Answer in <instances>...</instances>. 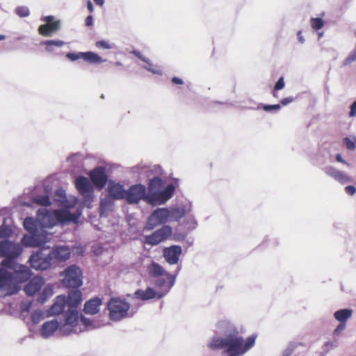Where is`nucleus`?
<instances>
[{
  "label": "nucleus",
  "mask_w": 356,
  "mask_h": 356,
  "mask_svg": "<svg viewBox=\"0 0 356 356\" xmlns=\"http://www.w3.org/2000/svg\"><path fill=\"white\" fill-rule=\"evenodd\" d=\"M90 176L93 184L97 187L102 188L105 186L107 181V176L104 168H96L90 172Z\"/></svg>",
  "instance_id": "aec40b11"
},
{
  "label": "nucleus",
  "mask_w": 356,
  "mask_h": 356,
  "mask_svg": "<svg viewBox=\"0 0 356 356\" xmlns=\"http://www.w3.org/2000/svg\"><path fill=\"white\" fill-rule=\"evenodd\" d=\"M102 300L99 298H92L85 303L84 312L88 314H95L99 311Z\"/></svg>",
  "instance_id": "c85d7f7f"
},
{
  "label": "nucleus",
  "mask_w": 356,
  "mask_h": 356,
  "mask_svg": "<svg viewBox=\"0 0 356 356\" xmlns=\"http://www.w3.org/2000/svg\"><path fill=\"white\" fill-rule=\"evenodd\" d=\"M107 191L111 197L115 200L124 199L126 190L123 186L113 181H109L107 186Z\"/></svg>",
  "instance_id": "4be33fe9"
},
{
  "label": "nucleus",
  "mask_w": 356,
  "mask_h": 356,
  "mask_svg": "<svg viewBox=\"0 0 356 356\" xmlns=\"http://www.w3.org/2000/svg\"><path fill=\"white\" fill-rule=\"evenodd\" d=\"M53 263L55 261H65L70 258V250L68 246H56L51 250L49 249Z\"/></svg>",
  "instance_id": "6ab92c4d"
},
{
  "label": "nucleus",
  "mask_w": 356,
  "mask_h": 356,
  "mask_svg": "<svg viewBox=\"0 0 356 356\" xmlns=\"http://www.w3.org/2000/svg\"><path fill=\"white\" fill-rule=\"evenodd\" d=\"M40 20L46 22V24L40 25L38 28V33L43 36L50 37L60 28V21H54L53 15L42 17Z\"/></svg>",
  "instance_id": "dca6fc26"
},
{
  "label": "nucleus",
  "mask_w": 356,
  "mask_h": 356,
  "mask_svg": "<svg viewBox=\"0 0 356 356\" xmlns=\"http://www.w3.org/2000/svg\"><path fill=\"white\" fill-rule=\"evenodd\" d=\"M63 275L62 282L66 287L76 289L83 283L81 270L76 265L68 266L63 273Z\"/></svg>",
  "instance_id": "9b49d317"
},
{
  "label": "nucleus",
  "mask_w": 356,
  "mask_h": 356,
  "mask_svg": "<svg viewBox=\"0 0 356 356\" xmlns=\"http://www.w3.org/2000/svg\"><path fill=\"white\" fill-rule=\"evenodd\" d=\"M81 322L85 326L86 330H92L98 328L101 326L99 323L94 321L90 318H88L83 316H81Z\"/></svg>",
  "instance_id": "f704fd0d"
},
{
  "label": "nucleus",
  "mask_w": 356,
  "mask_h": 356,
  "mask_svg": "<svg viewBox=\"0 0 356 356\" xmlns=\"http://www.w3.org/2000/svg\"><path fill=\"white\" fill-rule=\"evenodd\" d=\"M111 320L119 321L129 316L130 305L124 300L113 298L107 305Z\"/></svg>",
  "instance_id": "1a4fd4ad"
},
{
  "label": "nucleus",
  "mask_w": 356,
  "mask_h": 356,
  "mask_svg": "<svg viewBox=\"0 0 356 356\" xmlns=\"http://www.w3.org/2000/svg\"><path fill=\"white\" fill-rule=\"evenodd\" d=\"M147 270L149 275L154 279L163 275L168 276V272L160 264L153 261L147 265Z\"/></svg>",
  "instance_id": "a878e982"
},
{
  "label": "nucleus",
  "mask_w": 356,
  "mask_h": 356,
  "mask_svg": "<svg viewBox=\"0 0 356 356\" xmlns=\"http://www.w3.org/2000/svg\"><path fill=\"white\" fill-rule=\"evenodd\" d=\"M79 312L76 308H68L64 315V323L60 325L59 332L63 335L79 333L83 330L78 327Z\"/></svg>",
  "instance_id": "6e6552de"
},
{
  "label": "nucleus",
  "mask_w": 356,
  "mask_h": 356,
  "mask_svg": "<svg viewBox=\"0 0 356 356\" xmlns=\"http://www.w3.org/2000/svg\"><path fill=\"white\" fill-rule=\"evenodd\" d=\"M284 87V81L283 77H280L275 85V90H279Z\"/></svg>",
  "instance_id": "3c124183"
},
{
  "label": "nucleus",
  "mask_w": 356,
  "mask_h": 356,
  "mask_svg": "<svg viewBox=\"0 0 356 356\" xmlns=\"http://www.w3.org/2000/svg\"><path fill=\"white\" fill-rule=\"evenodd\" d=\"M172 235V228L170 225H163L152 234L145 237V243L151 245H156L168 239Z\"/></svg>",
  "instance_id": "ddd939ff"
},
{
  "label": "nucleus",
  "mask_w": 356,
  "mask_h": 356,
  "mask_svg": "<svg viewBox=\"0 0 356 356\" xmlns=\"http://www.w3.org/2000/svg\"><path fill=\"white\" fill-rule=\"evenodd\" d=\"M336 159L338 162L346 163L345 161L342 159L341 156L340 154H337L336 156Z\"/></svg>",
  "instance_id": "69168bd1"
},
{
  "label": "nucleus",
  "mask_w": 356,
  "mask_h": 356,
  "mask_svg": "<svg viewBox=\"0 0 356 356\" xmlns=\"http://www.w3.org/2000/svg\"><path fill=\"white\" fill-rule=\"evenodd\" d=\"M356 115V100L351 104L349 116L353 118Z\"/></svg>",
  "instance_id": "5fc2aeb1"
},
{
  "label": "nucleus",
  "mask_w": 356,
  "mask_h": 356,
  "mask_svg": "<svg viewBox=\"0 0 356 356\" xmlns=\"http://www.w3.org/2000/svg\"><path fill=\"white\" fill-rule=\"evenodd\" d=\"M324 346L328 348H334L337 346V344L332 341H327Z\"/></svg>",
  "instance_id": "052dcab7"
},
{
  "label": "nucleus",
  "mask_w": 356,
  "mask_h": 356,
  "mask_svg": "<svg viewBox=\"0 0 356 356\" xmlns=\"http://www.w3.org/2000/svg\"><path fill=\"white\" fill-rule=\"evenodd\" d=\"M85 24L86 26H92L93 24V17L92 15H88L86 20H85Z\"/></svg>",
  "instance_id": "4d7b16f0"
},
{
  "label": "nucleus",
  "mask_w": 356,
  "mask_h": 356,
  "mask_svg": "<svg viewBox=\"0 0 356 356\" xmlns=\"http://www.w3.org/2000/svg\"><path fill=\"white\" fill-rule=\"evenodd\" d=\"M80 215V211L75 213L65 209L49 211L44 208L38 209L37 212L38 222L43 229L53 227L58 223L76 222Z\"/></svg>",
  "instance_id": "7ed1b4c3"
},
{
  "label": "nucleus",
  "mask_w": 356,
  "mask_h": 356,
  "mask_svg": "<svg viewBox=\"0 0 356 356\" xmlns=\"http://www.w3.org/2000/svg\"><path fill=\"white\" fill-rule=\"evenodd\" d=\"M17 293V286L12 282L10 270L6 266L0 267V297Z\"/></svg>",
  "instance_id": "f8f14e48"
},
{
  "label": "nucleus",
  "mask_w": 356,
  "mask_h": 356,
  "mask_svg": "<svg viewBox=\"0 0 356 356\" xmlns=\"http://www.w3.org/2000/svg\"><path fill=\"white\" fill-rule=\"evenodd\" d=\"M33 202L37 204L44 207L49 206L51 204V201L47 194L44 195H38L33 197Z\"/></svg>",
  "instance_id": "c9c22d12"
},
{
  "label": "nucleus",
  "mask_w": 356,
  "mask_h": 356,
  "mask_svg": "<svg viewBox=\"0 0 356 356\" xmlns=\"http://www.w3.org/2000/svg\"><path fill=\"white\" fill-rule=\"evenodd\" d=\"M95 45L99 49H110L112 48V46L105 40L97 41Z\"/></svg>",
  "instance_id": "49530a36"
},
{
  "label": "nucleus",
  "mask_w": 356,
  "mask_h": 356,
  "mask_svg": "<svg viewBox=\"0 0 356 356\" xmlns=\"http://www.w3.org/2000/svg\"><path fill=\"white\" fill-rule=\"evenodd\" d=\"M353 310L350 309H342L334 313V318L339 323H345L352 316Z\"/></svg>",
  "instance_id": "c756f323"
},
{
  "label": "nucleus",
  "mask_w": 356,
  "mask_h": 356,
  "mask_svg": "<svg viewBox=\"0 0 356 356\" xmlns=\"http://www.w3.org/2000/svg\"><path fill=\"white\" fill-rule=\"evenodd\" d=\"M82 54H83V52H79V53L70 52L66 54V57L72 61H75L80 58L82 59V56H81Z\"/></svg>",
  "instance_id": "a18cd8bd"
},
{
  "label": "nucleus",
  "mask_w": 356,
  "mask_h": 356,
  "mask_svg": "<svg viewBox=\"0 0 356 356\" xmlns=\"http://www.w3.org/2000/svg\"><path fill=\"white\" fill-rule=\"evenodd\" d=\"M54 201L58 203V205L63 207L65 210L73 207L74 202L67 200L65 191L63 188H58L54 193Z\"/></svg>",
  "instance_id": "b1692460"
},
{
  "label": "nucleus",
  "mask_w": 356,
  "mask_h": 356,
  "mask_svg": "<svg viewBox=\"0 0 356 356\" xmlns=\"http://www.w3.org/2000/svg\"><path fill=\"white\" fill-rule=\"evenodd\" d=\"M44 318V313L41 310H35L31 314V321L33 324L38 323Z\"/></svg>",
  "instance_id": "4c0bfd02"
},
{
  "label": "nucleus",
  "mask_w": 356,
  "mask_h": 356,
  "mask_svg": "<svg viewBox=\"0 0 356 356\" xmlns=\"http://www.w3.org/2000/svg\"><path fill=\"white\" fill-rule=\"evenodd\" d=\"M113 198L110 196L106 197L101 200L99 212L101 216H106V213L110 211L113 207Z\"/></svg>",
  "instance_id": "7c9ffc66"
},
{
  "label": "nucleus",
  "mask_w": 356,
  "mask_h": 356,
  "mask_svg": "<svg viewBox=\"0 0 356 356\" xmlns=\"http://www.w3.org/2000/svg\"><path fill=\"white\" fill-rule=\"evenodd\" d=\"M136 298L142 300H149L153 298L160 299L159 293L153 288L148 287L145 290L138 289L134 293Z\"/></svg>",
  "instance_id": "393cba45"
},
{
  "label": "nucleus",
  "mask_w": 356,
  "mask_h": 356,
  "mask_svg": "<svg viewBox=\"0 0 356 356\" xmlns=\"http://www.w3.org/2000/svg\"><path fill=\"white\" fill-rule=\"evenodd\" d=\"M44 284V280L42 277H34L24 286V291L27 296H32L40 290Z\"/></svg>",
  "instance_id": "412c9836"
},
{
  "label": "nucleus",
  "mask_w": 356,
  "mask_h": 356,
  "mask_svg": "<svg viewBox=\"0 0 356 356\" xmlns=\"http://www.w3.org/2000/svg\"><path fill=\"white\" fill-rule=\"evenodd\" d=\"M1 265L10 270L12 282L17 285V292L21 288V284L28 281L32 275L31 270L28 266L19 264L17 261H1Z\"/></svg>",
  "instance_id": "423d86ee"
},
{
  "label": "nucleus",
  "mask_w": 356,
  "mask_h": 356,
  "mask_svg": "<svg viewBox=\"0 0 356 356\" xmlns=\"http://www.w3.org/2000/svg\"><path fill=\"white\" fill-rule=\"evenodd\" d=\"M75 185L79 193L86 200H90L92 197L93 187L90 180L81 176L76 179Z\"/></svg>",
  "instance_id": "f3484780"
},
{
  "label": "nucleus",
  "mask_w": 356,
  "mask_h": 356,
  "mask_svg": "<svg viewBox=\"0 0 356 356\" xmlns=\"http://www.w3.org/2000/svg\"><path fill=\"white\" fill-rule=\"evenodd\" d=\"M146 188L142 184L131 186L125 193L124 200L129 204H137L141 200L146 202Z\"/></svg>",
  "instance_id": "2eb2a0df"
},
{
  "label": "nucleus",
  "mask_w": 356,
  "mask_h": 356,
  "mask_svg": "<svg viewBox=\"0 0 356 356\" xmlns=\"http://www.w3.org/2000/svg\"><path fill=\"white\" fill-rule=\"evenodd\" d=\"M81 302V293L79 290L71 291L66 299V305L68 308L73 309L74 307L77 309L78 306Z\"/></svg>",
  "instance_id": "cd10ccee"
},
{
  "label": "nucleus",
  "mask_w": 356,
  "mask_h": 356,
  "mask_svg": "<svg viewBox=\"0 0 356 356\" xmlns=\"http://www.w3.org/2000/svg\"><path fill=\"white\" fill-rule=\"evenodd\" d=\"M192 210L193 205L191 202H188L181 207L170 209L158 208L148 217L144 229L150 231L159 225H165L166 222H177Z\"/></svg>",
  "instance_id": "f03ea898"
},
{
  "label": "nucleus",
  "mask_w": 356,
  "mask_h": 356,
  "mask_svg": "<svg viewBox=\"0 0 356 356\" xmlns=\"http://www.w3.org/2000/svg\"><path fill=\"white\" fill-rule=\"evenodd\" d=\"M293 101V98L291 97H286V98L283 99L281 101V103H282V105L286 106L288 104L292 102Z\"/></svg>",
  "instance_id": "bf43d9fd"
},
{
  "label": "nucleus",
  "mask_w": 356,
  "mask_h": 356,
  "mask_svg": "<svg viewBox=\"0 0 356 356\" xmlns=\"http://www.w3.org/2000/svg\"><path fill=\"white\" fill-rule=\"evenodd\" d=\"M54 293L53 288L51 286H47L42 290L41 294L38 298L40 303H44Z\"/></svg>",
  "instance_id": "473e14b6"
},
{
  "label": "nucleus",
  "mask_w": 356,
  "mask_h": 356,
  "mask_svg": "<svg viewBox=\"0 0 356 356\" xmlns=\"http://www.w3.org/2000/svg\"><path fill=\"white\" fill-rule=\"evenodd\" d=\"M216 332L224 337H213L208 346L212 350L224 349L228 356H242L254 346L256 340V336L252 335L245 341L235 325L227 319L218 321Z\"/></svg>",
  "instance_id": "f257e3e1"
},
{
  "label": "nucleus",
  "mask_w": 356,
  "mask_h": 356,
  "mask_svg": "<svg viewBox=\"0 0 356 356\" xmlns=\"http://www.w3.org/2000/svg\"><path fill=\"white\" fill-rule=\"evenodd\" d=\"M164 182L159 177L149 179L146 202L151 205L163 204L172 197L175 187L172 184L163 188Z\"/></svg>",
  "instance_id": "20e7f679"
},
{
  "label": "nucleus",
  "mask_w": 356,
  "mask_h": 356,
  "mask_svg": "<svg viewBox=\"0 0 356 356\" xmlns=\"http://www.w3.org/2000/svg\"><path fill=\"white\" fill-rule=\"evenodd\" d=\"M291 353H292V350L288 348L284 350L282 356H289L291 354Z\"/></svg>",
  "instance_id": "0e129e2a"
},
{
  "label": "nucleus",
  "mask_w": 356,
  "mask_h": 356,
  "mask_svg": "<svg viewBox=\"0 0 356 356\" xmlns=\"http://www.w3.org/2000/svg\"><path fill=\"white\" fill-rule=\"evenodd\" d=\"M346 323H340L338 326L334 329L333 334L334 335H339L342 331L345 330Z\"/></svg>",
  "instance_id": "09e8293b"
},
{
  "label": "nucleus",
  "mask_w": 356,
  "mask_h": 356,
  "mask_svg": "<svg viewBox=\"0 0 356 356\" xmlns=\"http://www.w3.org/2000/svg\"><path fill=\"white\" fill-rule=\"evenodd\" d=\"M177 273L175 275H172L168 272V276L163 275L154 280V284L160 297L163 298L169 293L175 284Z\"/></svg>",
  "instance_id": "4468645a"
},
{
  "label": "nucleus",
  "mask_w": 356,
  "mask_h": 356,
  "mask_svg": "<svg viewBox=\"0 0 356 356\" xmlns=\"http://www.w3.org/2000/svg\"><path fill=\"white\" fill-rule=\"evenodd\" d=\"M17 15L21 17H25L29 15V10L26 6H18L15 9Z\"/></svg>",
  "instance_id": "79ce46f5"
},
{
  "label": "nucleus",
  "mask_w": 356,
  "mask_h": 356,
  "mask_svg": "<svg viewBox=\"0 0 356 356\" xmlns=\"http://www.w3.org/2000/svg\"><path fill=\"white\" fill-rule=\"evenodd\" d=\"M87 8L90 12H93L94 8L92 2L90 0L87 2Z\"/></svg>",
  "instance_id": "e2e57ef3"
},
{
  "label": "nucleus",
  "mask_w": 356,
  "mask_h": 356,
  "mask_svg": "<svg viewBox=\"0 0 356 356\" xmlns=\"http://www.w3.org/2000/svg\"><path fill=\"white\" fill-rule=\"evenodd\" d=\"M60 325L57 320H51L44 323L40 330L41 336L44 339L52 337L55 332L59 330Z\"/></svg>",
  "instance_id": "5701e85b"
},
{
  "label": "nucleus",
  "mask_w": 356,
  "mask_h": 356,
  "mask_svg": "<svg viewBox=\"0 0 356 356\" xmlns=\"http://www.w3.org/2000/svg\"><path fill=\"white\" fill-rule=\"evenodd\" d=\"M24 229L30 233V235H24L22 238V243L25 247H40L49 241V234L45 229L40 228L36 220L33 218L27 217L24 219Z\"/></svg>",
  "instance_id": "39448f33"
},
{
  "label": "nucleus",
  "mask_w": 356,
  "mask_h": 356,
  "mask_svg": "<svg viewBox=\"0 0 356 356\" xmlns=\"http://www.w3.org/2000/svg\"><path fill=\"white\" fill-rule=\"evenodd\" d=\"M172 81L175 83V84H182L183 83V81L178 78V77H173L172 79Z\"/></svg>",
  "instance_id": "680f3d73"
},
{
  "label": "nucleus",
  "mask_w": 356,
  "mask_h": 356,
  "mask_svg": "<svg viewBox=\"0 0 356 356\" xmlns=\"http://www.w3.org/2000/svg\"><path fill=\"white\" fill-rule=\"evenodd\" d=\"M133 53L136 56H137L138 58H140L141 60H143L145 63H149V59L147 58L146 57L143 56L140 52L134 51Z\"/></svg>",
  "instance_id": "6e6d98bb"
},
{
  "label": "nucleus",
  "mask_w": 356,
  "mask_h": 356,
  "mask_svg": "<svg viewBox=\"0 0 356 356\" xmlns=\"http://www.w3.org/2000/svg\"><path fill=\"white\" fill-rule=\"evenodd\" d=\"M181 252L182 249L181 246L173 245L163 249V256L168 264L175 265L178 263Z\"/></svg>",
  "instance_id": "a211bd4d"
},
{
  "label": "nucleus",
  "mask_w": 356,
  "mask_h": 356,
  "mask_svg": "<svg viewBox=\"0 0 356 356\" xmlns=\"http://www.w3.org/2000/svg\"><path fill=\"white\" fill-rule=\"evenodd\" d=\"M96 4L99 6H103L104 3V0H93Z\"/></svg>",
  "instance_id": "338daca9"
},
{
  "label": "nucleus",
  "mask_w": 356,
  "mask_h": 356,
  "mask_svg": "<svg viewBox=\"0 0 356 356\" xmlns=\"http://www.w3.org/2000/svg\"><path fill=\"white\" fill-rule=\"evenodd\" d=\"M42 44L46 45V50L47 51L52 52L54 50V47H61L62 46L64 45L65 42L63 41L59 40H46V41L43 42Z\"/></svg>",
  "instance_id": "72a5a7b5"
},
{
  "label": "nucleus",
  "mask_w": 356,
  "mask_h": 356,
  "mask_svg": "<svg viewBox=\"0 0 356 356\" xmlns=\"http://www.w3.org/2000/svg\"><path fill=\"white\" fill-rule=\"evenodd\" d=\"M66 305V298L65 296H57L54 305L50 307L49 314L51 316L61 314Z\"/></svg>",
  "instance_id": "bb28decb"
},
{
  "label": "nucleus",
  "mask_w": 356,
  "mask_h": 356,
  "mask_svg": "<svg viewBox=\"0 0 356 356\" xmlns=\"http://www.w3.org/2000/svg\"><path fill=\"white\" fill-rule=\"evenodd\" d=\"M343 143L348 149L354 150L356 148V136H353L352 139L346 137L343 139Z\"/></svg>",
  "instance_id": "58836bf2"
},
{
  "label": "nucleus",
  "mask_w": 356,
  "mask_h": 356,
  "mask_svg": "<svg viewBox=\"0 0 356 356\" xmlns=\"http://www.w3.org/2000/svg\"><path fill=\"white\" fill-rule=\"evenodd\" d=\"M347 194L353 195L356 193V188L353 186H348L345 188Z\"/></svg>",
  "instance_id": "864d4df0"
},
{
  "label": "nucleus",
  "mask_w": 356,
  "mask_h": 356,
  "mask_svg": "<svg viewBox=\"0 0 356 356\" xmlns=\"http://www.w3.org/2000/svg\"><path fill=\"white\" fill-rule=\"evenodd\" d=\"M280 108H281V106H280V104H273V105L266 104V105L263 106V109L265 111H267V112H272V111H279L280 109Z\"/></svg>",
  "instance_id": "de8ad7c7"
},
{
  "label": "nucleus",
  "mask_w": 356,
  "mask_h": 356,
  "mask_svg": "<svg viewBox=\"0 0 356 356\" xmlns=\"http://www.w3.org/2000/svg\"><path fill=\"white\" fill-rule=\"evenodd\" d=\"M335 180L340 182L342 184H344L346 183L350 182L351 181V179L345 172L339 171V172L337 175V177L336 178Z\"/></svg>",
  "instance_id": "ea45409f"
},
{
  "label": "nucleus",
  "mask_w": 356,
  "mask_h": 356,
  "mask_svg": "<svg viewBox=\"0 0 356 356\" xmlns=\"http://www.w3.org/2000/svg\"><path fill=\"white\" fill-rule=\"evenodd\" d=\"M22 252L20 244L9 240L0 241V257H3L2 261H16Z\"/></svg>",
  "instance_id": "9d476101"
},
{
  "label": "nucleus",
  "mask_w": 356,
  "mask_h": 356,
  "mask_svg": "<svg viewBox=\"0 0 356 356\" xmlns=\"http://www.w3.org/2000/svg\"><path fill=\"white\" fill-rule=\"evenodd\" d=\"M339 171L340 170H338L332 166L326 167L324 168L325 173L334 179H336L337 177V175Z\"/></svg>",
  "instance_id": "37998d69"
},
{
  "label": "nucleus",
  "mask_w": 356,
  "mask_h": 356,
  "mask_svg": "<svg viewBox=\"0 0 356 356\" xmlns=\"http://www.w3.org/2000/svg\"><path fill=\"white\" fill-rule=\"evenodd\" d=\"M10 234V230L6 227H0V238L8 237Z\"/></svg>",
  "instance_id": "8fccbe9b"
},
{
  "label": "nucleus",
  "mask_w": 356,
  "mask_h": 356,
  "mask_svg": "<svg viewBox=\"0 0 356 356\" xmlns=\"http://www.w3.org/2000/svg\"><path fill=\"white\" fill-rule=\"evenodd\" d=\"M147 65L144 66L143 67L146 69L147 70L156 74H161V70L156 67L154 66V65L151 63L150 60L149 59V63H146Z\"/></svg>",
  "instance_id": "c03bdc74"
},
{
  "label": "nucleus",
  "mask_w": 356,
  "mask_h": 356,
  "mask_svg": "<svg viewBox=\"0 0 356 356\" xmlns=\"http://www.w3.org/2000/svg\"><path fill=\"white\" fill-rule=\"evenodd\" d=\"M191 213V211L189 213H187L188 216L184 220V224L187 227L188 229L193 230L196 228L197 223L195 216L190 214ZM185 216H186V214Z\"/></svg>",
  "instance_id": "e433bc0d"
},
{
  "label": "nucleus",
  "mask_w": 356,
  "mask_h": 356,
  "mask_svg": "<svg viewBox=\"0 0 356 356\" xmlns=\"http://www.w3.org/2000/svg\"><path fill=\"white\" fill-rule=\"evenodd\" d=\"M186 235L184 234H175L173 235V239L177 241H182L185 238Z\"/></svg>",
  "instance_id": "13d9d810"
},
{
  "label": "nucleus",
  "mask_w": 356,
  "mask_h": 356,
  "mask_svg": "<svg viewBox=\"0 0 356 356\" xmlns=\"http://www.w3.org/2000/svg\"><path fill=\"white\" fill-rule=\"evenodd\" d=\"M31 307V302H22L20 306V309L22 312H29Z\"/></svg>",
  "instance_id": "603ef678"
},
{
  "label": "nucleus",
  "mask_w": 356,
  "mask_h": 356,
  "mask_svg": "<svg viewBox=\"0 0 356 356\" xmlns=\"http://www.w3.org/2000/svg\"><path fill=\"white\" fill-rule=\"evenodd\" d=\"M300 34H301V33H300V31H299V32H298V39H299V41H300L301 43H303V42H304V41H305V40H304L303 37H302Z\"/></svg>",
  "instance_id": "774afa93"
},
{
  "label": "nucleus",
  "mask_w": 356,
  "mask_h": 356,
  "mask_svg": "<svg viewBox=\"0 0 356 356\" xmlns=\"http://www.w3.org/2000/svg\"><path fill=\"white\" fill-rule=\"evenodd\" d=\"M81 56L82 59L92 64L101 63L105 61V60L99 56L97 54L92 51L83 52V54Z\"/></svg>",
  "instance_id": "2f4dec72"
},
{
  "label": "nucleus",
  "mask_w": 356,
  "mask_h": 356,
  "mask_svg": "<svg viewBox=\"0 0 356 356\" xmlns=\"http://www.w3.org/2000/svg\"><path fill=\"white\" fill-rule=\"evenodd\" d=\"M40 247L42 248L31 254L29 261L33 268L38 270H45L51 268L53 261L49 246L45 247L44 245H42Z\"/></svg>",
  "instance_id": "0eeeda50"
},
{
  "label": "nucleus",
  "mask_w": 356,
  "mask_h": 356,
  "mask_svg": "<svg viewBox=\"0 0 356 356\" xmlns=\"http://www.w3.org/2000/svg\"><path fill=\"white\" fill-rule=\"evenodd\" d=\"M324 25V22L321 18H312L311 19V26L314 29L319 30Z\"/></svg>",
  "instance_id": "a19ab883"
}]
</instances>
